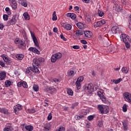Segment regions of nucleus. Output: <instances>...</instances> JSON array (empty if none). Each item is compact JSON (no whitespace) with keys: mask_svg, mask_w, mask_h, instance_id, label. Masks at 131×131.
I'll use <instances>...</instances> for the list:
<instances>
[{"mask_svg":"<svg viewBox=\"0 0 131 131\" xmlns=\"http://www.w3.org/2000/svg\"><path fill=\"white\" fill-rule=\"evenodd\" d=\"M120 38L121 40L123 41L124 43H125L126 48L129 49V48H130V45H129L130 38H129V36L125 34H122L120 36Z\"/></svg>","mask_w":131,"mask_h":131,"instance_id":"nucleus-1","label":"nucleus"},{"mask_svg":"<svg viewBox=\"0 0 131 131\" xmlns=\"http://www.w3.org/2000/svg\"><path fill=\"white\" fill-rule=\"evenodd\" d=\"M98 109L101 112V114H107L109 112V107L108 106L98 105Z\"/></svg>","mask_w":131,"mask_h":131,"instance_id":"nucleus-2","label":"nucleus"},{"mask_svg":"<svg viewBox=\"0 0 131 131\" xmlns=\"http://www.w3.org/2000/svg\"><path fill=\"white\" fill-rule=\"evenodd\" d=\"M61 58H62V54L61 53L58 52L52 56L51 61L52 63H55L57 60H59V59H61Z\"/></svg>","mask_w":131,"mask_h":131,"instance_id":"nucleus-3","label":"nucleus"},{"mask_svg":"<svg viewBox=\"0 0 131 131\" xmlns=\"http://www.w3.org/2000/svg\"><path fill=\"white\" fill-rule=\"evenodd\" d=\"M123 97L125 101L128 102L131 105V94L128 92H125L123 93Z\"/></svg>","mask_w":131,"mask_h":131,"instance_id":"nucleus-4","label":"nucleus"},{"mask_svg":"<svg viewBox=\"0 0 131 131\" xmlns=\"http://www.w3.org/2000/svg\"><path fill=\"white\" fill-rule=\"evenodd\" d=\"M85 89L86 91H88L89 94H92L93 92L95 91L94 85L92 83L88 84V85L85 86Z\"/></svg>","mask_w":131,"mask_h":131,"instance_id":"nucleus-5","label":"nucleus"},{"mask_svg":"<svg viewBox=\"0 0 131 131\" xmlns=\"http://www.w3.org/2000/svg\"><path fill=\"white\" fill-rule=\"evenodd\" d=\"M106 21L104 19H102L100 21H97V23H95L94 26L95 28H97V27H101V26H103L104 24H105Z\"/></svg>","mask_w":131,"mask_h":131,"instance_id":"nucleus-6","label":"nucleus"},{"mask_svg":"<svg viewBox=\"0 0 131 131\" xmlns=\"http://www.w3.org/2000/svg\"><path fill=\"white\" fill-rule=\"evenodd\" d=\"M31 36L33 38V40L35 46L37 47V49H39V45H38V41L37 40L36 37H35V35H34L32 33H31Z\"/></svg>","mask_w":131,"mask_h":131,"instance_id":"nucleus-7","label":"nucleus"},{"mask_svg":"<svg viewBox=\"0 0 131 131\" xmlns=\"http://www.w3.org/2000/svg\"><path fill=\"white\" fill-rule=\"evenodd\" d=\"M8 25H14L16 24V15H13L12 19L7 22Z\"/></svg>","mask_w":131,"mask_h":131,"instance_id":"nucleus-8","label":"nucleus"},{"mask_svg":"<svg viewBox=\"0 0 131 131\" xmlns=\"http://www.w3.org/2000/svg\"><path fill=\"white\" fill-rule=\"evenodd\" d=\"M0 113H3V114H5V115H10V112H9V110L5 107H0Z\"/></svg>","mask_w":131,"mask_h":131,"instance_id":"nucleus-9","label":"nucleus"},{"mask_svg":"<svg viewBox=\"0 0 131 131\" xmlns=\"http://www.w3.org/2000/svg\"><path fill=\"white\" fill-rule=\"evenodd\" d=\"M2 57L5 62H6V64H7L8 65H11V64H12V61L9 59V58L7 56H6V55L3 54L2 55Z\"/></svg>","mask_w":131,"mask_h":131,"instance_id":"nucleus-10","label":"nucleus"},{"mask_svg":"<svg viewBox=\"0 0 131 131\" xmlns=\"http://www.w3.org/2000/svg\"><path fill=\"white\" fill-rule=\"evenodd\" d=\"M98 95L99 97H100L102 102L105 104H106V103H107V99H106V97L104 96V94H101V92H98Z\"/></svg>","mask_w":131,"mask_h":131,"instance_id":"nucleus-11","label":"nucleus"},{"mask_svg":"<svg viewBox=\"0 0 131 131\" xmlns=\"http://www.w3.org/2000/svg\"><path fill=\"white\" fill-rule=\"evenodd\" d=\"M9 2L12 9L16 10L17 9V2L16 0H9Z\"/></svg>","mask_w":131,"mask_h":131,"instance_id":"nucleus-12","label":"nucleus"},{"mask_svg":"<svg viewBox=\"0 0 131 131\" xmlns=\"http://www.w3.org/2000/svg\"><path fill=\"white\" fill-rule=\"evenodd\" d=\"M84 34L85 37H86V38H91V37L93 36V33H92L91 31H84Z\"/></svg>","mask_w":131,"mask_h":131,"instance_id":"nucleus-13","label":"nucleus"},{"mask_svg":"<svg viewBox=\"0 0 131 131\" xmlns=\"http://www.w3.org/2000/svg\"><path fill=\"white\" fill-rule=\"evenodd\" d=\"M28 51H30V52H32L33 53H34V54H37V55H39V54H40L39 51L34 47H30L29 48Z\"/></svg>","mask_w":131,"mask_h":131,"instance_id":"nucleus-14","label":"nucleus"},{"mask_svg":"<svg viewBox=\"0 0 131 131\" xmlns=\"http://www.w3.org/2000/svg\"><path fill=\"white\" fill-rule=\"evenodd\" d=\"M112 32L113 34H116V33H119L120 32V30L118 27H113L112 28Z\"/></svg>","mask_w":131,"mask_h":131,"instance_id":"nucleus-15","label":"nucleus"},{"mask_svg":"<svg viewBox=\"0 0 131 131\" xmlns=\"http://www.w3.org/2000/svg\"><path fill=\"white\" fill-rule=\"evenodd\" d=\"M67 17L68 18H71L72 20H75L76 18V15L73 13H68L67 14Z\"/></svg>","mask_w":131,"mask_h":131,"instance_id":"nucleus-16","label":"nucleus"},{"mask_svg":"<svg viewBox=\"0 0 131 131\" xmlns=\"http://www.w3.org/2000/svg\"><path fill=\"white\" fill-rule=\"evenodd\" d=\"M26 74H29V75H31L33 73V68L29 67L26 69Z\"/></svg>","mask_w":131,"mask_h":131,"instance_id":"nucleus-17","label":"nucleus"},{"mask_svg":"<svg viewBox=\"0 0 131 131\" xmlns=\"http://www.w3.org/2000/svg\"><path fill=\"white\" fill-rule=\"evenodd\" d=\"M40 63L37 59V58H34L33 60V66H34V67H38Z\"/></svg>","mask_w":131,"mask_h":131,"instance_id":"nucleus-18","label":"nucleus"},{"mask_svg":"<svg viewBox=\"0 0 131 131\" xmlns=\"http://www.w3.org/2000/svg\"><path fill=\"white\" fill-rule=\"evenodd\" d=\"M84 34V31L78 30L76 31L75 34L77 36H81V35H83Z\"/></svg>","mask_w":131,"mask_h":131,"instance_id":"nucleus-19","label":"nucleus"},{"mask_svg":"<svg viewBox=\"0 0 131 131\" xmlns=\"http://www.w3.org/2000/svg\"><path fill=\"white\" fill-rule=\"evenodd\" d=\"M7 74L5 72H1L0 73V80H4L6 78V76Z\"/></svg>","mask_w":131,"mask_h":131,"instance_id":"nucleus-20","label":"nucleus"},{"mask_svg":"<svg viewBox=\"0 0 131 131\" xmlns=\"http://www.w3.org/2000/svg\"><path fill=\"white\" fill-rule=\"evenodd\" d=\"M77 26L79 29H84V28H85L84 25L82 24V23L80 22L77 24Z\"/></svg>","mask_w":131,"mask_h":131,"instance_id":"nucleus-21","label":"nucleus"},{"mask_svg":"<svg viewBox=\"0 0 131 131\" xmlns=\"http://www.w3.org/2000/svg\"><path fill=\"white\" fill-rule=\"evenodd\" d=\"M122 72L123 73H125V74L128 73V71H129V68L128 67H123L122 68Z\"/></svg>","mask_w":131,"mask_h":131,"instance_id":"nucleus-22","label":"nucleus"},{"mask_svg":"<svg viewBox=\"0 0 131 131\" xmlns=\"http://www.w3.org/2000/svg\"><path fill=\"white\" fill-rule=\"evenodd\" d=\"M36 73L38 74L39 73V70H38V67L33 66V73Z\"/></svg>","mask_w":131,"mask_h":131,"instance_id":"nucleus-23","label":"nucleus"},{"mask_svg":"<svg viewBox=\"0 0 131 131\" xmlns=\"http://www.w3.org/2000/svg\"><path fill=\"white\" fill-rule=\"evenodd\" d=\"M14 128L12 126H8L4 128V131H13Z\"/></svg>","mask_w":131,"mask_h":131,"instance_id":"nucleus-24","label":"nucleus"},{"mask_svg":"<svg viewBox=\"0 0 131 131\" xmlns=\"http://www.w3.org/2000/svg\"><path fill=\"white\" fill-rule=\"evenodd\" d=\"M25 128L28 131H33V126L31 125H28L25 126Z\"/></svg>","mask_w":131,"mask_h":131,"instance_id":"nucleus-25","label":"nucleus"},{"mask_svg":"<svg viewBox=\"0 0 131 131\" xmlns=\"http://www.w3.org/2000/svg\"><path fill=\"white\" fill-rule=\"evenodd\" d=\"M15 57L18 59V60H23V58H24V55L21 54H16Z\"/></svg>","mask_w":131,"mask_h":131,"instance_id":"nucleus-26","label":"nucleus"},{"mask_svg":"<svg viewBox=\"0 0 131 131\" xmlns=\"http://www.w3.org/2000/svg\"><path fill=\"white\" fill-rule=\"evenodd\" d=\"M5 85L6 88L10 86V85H12V82L9 80H6L5 82Z\"/></svg>","mask_w":131,"mask_h":131,"instance_id":"nucleus-27","label":"nucleus"},{"mask_svg":"<svg viewBox=\"0 0 131 131\" xmlns=\"http://www.w3.org/2000/svg\"><path fill=\"white\" fill-rule=\"evenodd\" d=\"M107 49H108V52L109 53H111V52H113V51H115V48H114L113 46H108Z\"/></svg>","mask_w":131,"mask_h":131,"instance_id":"nucleus-28","label":"nucleus"},{"mask_svg":"<svg viewBox=\"0 0 131 131\" xmlns=\"http://www.w3.org/2000/svg\"><path fill=\"white\" fill-rule=\"evenodd\" d=\"M63 28L67 30H70L72 28V26L70 24H68L65 26H63Z\"/></svg>","mask_w":131,"mask_h":131,"instance_id":"nucleus-29","label":"nucleus"},{"mask_svg":"<svg viewBox=\"0 0 131 131\" xmlns=\"http://www.w3.org/2000/svg\"><path fill=\"white\" fill-rule=\"evenodd\" d=\"M24 17L25 20H29L30 19V16L28 12H25L24 13Z\"/></svg>","mask_w":131,"mask_h":131,"instance_id":"nucleus-30","label":"nucleus"},{"mask_svg":"<svg viewBox=\"0 0 131 131\" xmlns=\"http://www.w3.org/2000/svg\"><path fill=\"white\" fill-rule=\"evenodd\" d=\"M75 73L74 72V70L72 69L69 71L68 75L69 76H74Z\"/></svg>","mask_w":131,"mask_h":131,"instance_id":"nucleus-31","label":"nucleus"},{"mask_svg":"<svg viewBox=\"0 0 131 131\" xmlns=\"http://www.w3.org/2000/svg\"><path fill=\"white\" fill-rule=\"evenodd\" d=\"M67 94L69 95V96H73V91L72 90H71V89L68 88Z\"/></svg>","mask_w":131,"mask_h":131,"instance_id":"nucleus-32","label":"nucleus"},{"mask_svg":"<svg viewBox=\"0 0 131 131\" xmlns=\"http://www.w3.org/2000/svg\"><path fill=\"white\" fill-rule=\"evenodd\" d=\"M121 81H122V79L121 78H120L117 80H113V81L114 83H115V84L119 83V82H121Z\"/></svg>","mask_w":131,"mask_h":131,"instance_id":"nucleus-33","label":"nucleus"},{"mask_svg":"<svg viewBox=\"0 0 131 131\" xmlns=\"http://www.w3.org/2000/svg\"><path fill=\"white\" fill-rule=\"evenodd\" d=\"M84 117V116L83 115H80V116L76 115L75 116V119H76V120H79L80 119H81L83 118Z\"/></svg>","mask_w":131,"mask_h":131,"instance_id":"nucleus-34","label":"nucleus"},{"mask_svg":"<svg viewBox=\"0 0 131 131\" xmlns=\"http://www.w3.org/2000/svg\"><path fill=\"white\" fill-rule=\"evenodd\" d=\"M52 82H55V83H58V82H60V79L54 78L51 79Z\"/></svg>","mask_w":131,"mask_h":131,"instance_id":"nucleus-35","label":"nucleus"},{"mask_svg":"<svg viewBox=\"0 0 131 131\" xmlns=\"http://www.w3.org/2000/svg\"><path fill=\"white\" fill-rule=\"evenodd\" d=\"M43 128H46L47 129H51V124L50 123H47L43 126Z\"/></svg>","mask_w":131,"mask_h":131,"instance_id":"nucleus-36","label":"nucleus"},{"mask_svg":"<svg viewBox=\"0 0 131 131\" xmlns=\"http://www.w3.org/2000/svg\"><path fill=\"white\" fill-rule=\"evenodd\" d=\"M122 124L124 127V130H127V123L125 122H122Z\"/></svg>","mask_w":131,"mask_h":131,"instance_id":"nucleus-37","label":"nucleus"},{"mask_svg":"<svg viewBox=\"0 0 131 131\" xmlns=\"http://www.w3.org/2000/svg\"><path fill=\"white\" fill-rule=\"evenodd\" d=\"M57 15H56V11H54L53 13V17L52 20L53 21H56L57 20Z\"/></svg>","mask_w":131,"mask_h":131,"instance_id":"nucleus-38","label":"nucleus"},{"mask_svg":"<svg viewBox=\"0 0 131 131\" xmlns=\"http://www.w3.org/2000/svg\"><path fill=\"white\" fill-rule=\"evenodd\" d=\"M123 112H126L127 111V105L126 104H124L122 107Z\"/></svg>","mask_w":131,"mask_h":131,"instance_id":"nucleus-39","label":"nucleus"},{"mask_svg":"<svg viewBox=\"0 0 131 131\" xmlns=\"http://www.w3.org/2000/svg\"><path fill=\"white\" fill-rule=\"evenodd\" d=\"M28 111H29V113L33 114V113H35V112H36L37 110L35 108H32L31 109H29Z\"/></svg>","mask_w":131,"mask_h":131,"instance_id":"nucleus-40","label":"nucleus"},{"mask_svg":"<svg viewBox=\"0 0 131 131\" xmlns=\"http://www.w3.org/2000/svg\"><path fill=\"white\" fill-rule=\"evenodd\" d=\"M33 89L35 92H38L39 88L37 85L34 84L33 86Z\"/></svg>","mask_w":131,"mask_h":131,"instance_id":"nucleus-41","label":"nucleus"},{"mask_svg":"<svg viewBox=\"0 0 131 131\" xmlns=\"http://www.w3.org/2000/svg\"><path fill=\"white\" fill-rule=\"evenodd\" d=\"M5 11L8 15H11L12 14V12H11V10H10V8L9 7H6L5 8Z\"/></svg>","mask_w":131,"mask_h":131,"instance_id":"nucleus-42","label":"nucleus"},{"mask_svg":"<svg viewBox=\"0 0 131 131\" xmlns=\"http://www.w3.org/2000/svg\"><path fill=\"white\" fill-rule=\"evenodd\" d=\"M97 14L99 16V17H103V16H104V12L101 10H98Z\"/></svg>","mask_w":131,"mask_h":131,"instance_id":"nucleus-43","label":"nucleus"},{"mask_svg":"<svg viewBox=\"0 0 131 131\" xmlns=\"http://www.w3.org/2000/svg\"><path fill=\"white\" fill-rule=\"evenodd\" d=\"M85 19H86L88 23H90V22H91V16H90L89 15H86Z\"/></svg>","mask_w":131,"mask_h":131,"instance_id":"nucleus-44","label":"nucleus"},{"mask_svg":"<svg viewBox=\"0 0 131 131\" xmlns=\"http://www.w3.org/2000/svg\"><path fill=\"white\" fill-rule=\"evenodd\" d=\"M20 4L21 6H23L24 7H25V8H26V7L28 6V4H27V2H24V1H21Z\"/></svg>","mask_w":131,"mask_h":131,"instance_id":"nucleus-45","label":"nucleus"},{"mask_svg":"<svg viewBox=\"0 0 131 131\" xmlns=\"http://www.w3.org/2000/svg\"><path fill=\"white\" fill-rule=\"evenodd\" d=\"M94 118H95L94 115H90L88 117V119L89 120V121H92Z\"/></svg>","mask_w":131,"mask_h":131,"instance_id":"nucleus-46","label":"nucleus"},{"mask_svg":"<svg viewBox=\"0 0 131 131\" xmlns=\"http://www.w3.org/2000/svg\"><path fill=\"white\" fill-rule=\"evenodd\" d=\"M3 19H4V21H8V20L9 19V15H8L7 14H4L3 15Z\"/></svg>","mask_w":131,"mask_h":131,"instance_id":"nucleus-47","label":"nucleus"},{"mask_svg":"<svg viewBox=\"0 0 131 131\" xmlns=\"http://www.w3.org/2000/svg\"><path fill=\"white\" fill-rule=\"evenodd\" d=\"M56 131H65V127L60 126Z\"/></svg>","mask_w":131,"mask_h":131,"instance_id":"nucleus-48","label":"nucleus"},{"mask_svg":"<svg viewBox=\"0 0 131 131\" xmlns=\"http://www.w3.org/2000/svg\"><path fill=\"white\" fill-rule=\"evenodd\" d=\"M98 126L99 127H102L103 126V121L102 120H99L98 121Z\"/></svg>","mask_w":131,"mask_h":131,"instance_id":"nucleus-49","label":"nucleus"},{"mask_svg":"<svg viewBox=\"0 0 131 131\" xmlns=\"http://www.w3.org/2000/svg\"><path fill=\"white\" fill-rule=\"evenodd\" d=\"M52 90H53V88L49 86H47L45 89L46 92H50V91H52Z\"/></svg>","mask_w":131,"mask_h":131,"instance_id":"nucleus-50","label":"nucleus"},{"mask_svg":"<svg viewBox=\"0 0 131 131\" xmlns=\"http://www.w3.org/2000/svg\"><path fill=\"white\" fill-rule=\"evenodd\" d=\"M80 82L79 81L77 80L76 82V85L77 89H80Z\"/></svg>","mask_w":131,"mask_h":131,"instance_id":"nucleus-51","label":"nucleus"},{"mask_svg":"<svg viewBox=\"0 0 131 131\" xmlns=\"http://www.w3.org/2000/svg\"><path fill=\"white\" fill-rule=\"evenodd\" d=\"M23 86L25 89H27L28 88V85H27V83L26 81L23 82Z\"/></svg>","mask_w":131,"mask_h":131,"instance_id":"nucleus-52","label":"nucleus"},{"mask_svg":"<svg viewBox=\"0 0 131 131\" xmlns=\"http://www.w3.org/2000/svg\"><path fill=\"white\" fill-rule=\"evenodd\" d=\"M19 111H20V110H19V108H17V107H16V106L14 108V112H15L16 114H17V113H18Z\"/></svg>","mask_w":131,"mask_h":131,"instance_id":"nucleus-53","label":"nucleus"},{"mask_svg":"<svg viewBox=\"0 0 131 131\" xmlns=\"http://www.w3.org/2000/svg\"><path fill=\"white\" fill-rule=\"evenodd\" d=\"M38 61L39 62V63H41V62H45V59L42 57H39L37 59Z\"/></svg>","mask_w":131,"mask_h":131,"instance_id":"nucleus-54","label":"nucleus"},{"mask_svg":"<svg viewBox=\"0 0 131 131\" xmlns=\"http://www.w3.org/2000/svg\"><path fill=\"white\" fill-rule=\"evenodd\" d=\"M77 80L80 82H82V81H83V76H80L78 79Z\"/></svg>","mask_w":131,"mask_h":131,"instance_id":"nucleus-55","label":"nucleus"},{"mask_svg":"<svg viewBox=\"0 0 131 131\" xmlns=\"http://www.w3.org/2000/svg\"><path fill=\"white\" fill-rule=\"evenodd\" d=\"M19 44L20 45V46H22L23 47H26V44H25V43L22 40L19 41Z\"/></svg>","mask_w":131,"mask_h":131,"instance_id":"nucleus-56","label":"nucleus"},{"mask_svg":"<svg viewBox=\"0 0 131 131\" xmlns=\"http://www.w3.org/2000/svg\"><path fill=\"white\" fill-rule=\"evenodd\" d=\"M73 49L74 50H79L80 49V47L79 46L75 45L72 47Z\"/></svg>","mask_w":131,"mask_h":131,"instance_id":"nucleus-57","label":"nucleus"},{"mask_svg":"<svg viewBox=\"0 0 131 131\" xmlns=\"http://www.w3.org/2000/svg\"><path fill=\"white\" fill-rule=\"evenodd\" d=\"M60 38H61V39H63V40H64V41H66V40H67V39H66V38L64 37V35H63V34H61Z\"/></svg>","mask_w":131,"mask_h":131,"instance_id":"nucleus-58","label":"nucleus"},{"mask_svg":"<svg viewBox=\"0 0 131 131\" xmlns=\"http://www.w3.org/2000/svg\"><path fill=\"white\" fill-rule=\"evenodd\" d=\"M80 42L81 43H83V45H87V43H88V42H86V40H85L84 39L81 40Z\"/></svg>","mask_w":131,"mask_h":131,"instance_id":"nucleus-59","label":"nucleus"},{"mask_svg":"<svg viewBox=\"0 0 131 131\" xmlns=\"http://www.w3.org/2000/svg\"><path fill=\"white\" fill-rule=\"evenodd\" d=\"M20 40H19V38H16L14 40V42L15 43H16V45H18L20 43Z\"/></svg>","mask_w":131,"mask_h":131,"instance_id":"nucleus-60","label":"nucleus"},{"mask_svg":"<svg viewBox=\"0 0 131 131\" xmlns=\"http://www.w3.org/2000/svg\"><path fill=\"white\" fill-rule=\"evenodd\" d=\"M23 82L20 81L17 83V86L19 88H21V86H23Z\"/></svg>","mask_w":131,"mask_h":131,"instance_id":"nucleus-61","label":"nucleus"},{"mask_svg":"<svg viewBox=\"0 0 131 131\" xmlns=\"http://www.w3.org/2000/svg\"><path fill=\"white\" fill-rule=\"evenodd\" d=\"M78 105V103L76 102L74 104H72V109H74V108H75V107H76V106H77Z\"/></svg>","mask_w":131,"mask_h":131,"instance_id":"nucleus-62","label":"nucleus"},{"mask_svg":"<svg viewBox=\"0 0 131 131\" xmlns=\"http://www.w3.org/2000/svg\"><path fill=\"white\" fill-rule=\"evenodd\" d=\"M52 114L51 113H49L48 116V120H51L52 119Z\"/></svg>","mask_w":131,"mask_h":131,"instance_id":"nucleus-63","label":"nucleus"},{"mask_svg":"<svg viewBox=\"0 0 131 131\" xmlns=\"http://www.w3.org/2000/svg\"><path fill=\"white\" fill-rule=\"evenodd\" d=\"M15 107L20 110H21V109H22V105H19V104L16 105Z\"/></svg>","mask_w":131,"mask_h":131,"instance_id":"nucleus-64","label":"nucleus"}]
</instances>
